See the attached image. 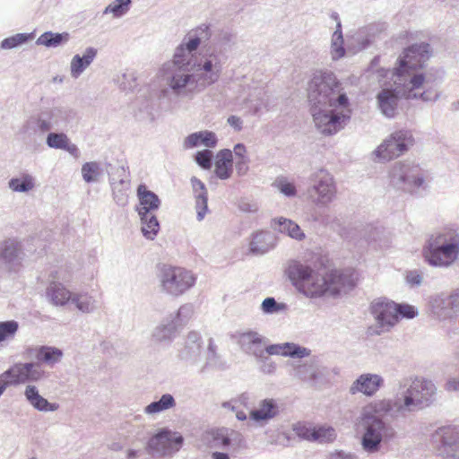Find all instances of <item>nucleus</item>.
<instances>
[{
	"instance_id": "obj_1",
	"label": "nucleus",
	"mask_w": 459,
	"mask_h": 459,
	"mask_svg": "<svg viewBox=\"0 0 459 459\" xmlns=\"http://www.w3.org/2000/svg\"><path fill=\"white\" fill-rule=\"evenodd\" d=\"M310 113L316 128L324 134L332 135L342 129L349 121L350 100L336 75L331 71H316L307 86Z\"/></svg>"
},
{
	"instance_id": "obj_2",
	"label": "nucleus",
	"mask_w": 459,
	"mask_h": 459,
	"mask_svg": "<svg viewBox=\"0 0 459 459\" xmlns=\"http://www.w3.org/2000/svg\"><path fill=\"white\" fill-rule=\"evenodd\" d=\"M401 396L395 399H383L373 403L372 409L377 414L396 419L429 406L435 400L436 386L430 380L418 377H408L399 382Z\"/></svg>"
},
{
	"instance_id": "obj_3",
	"label": "nucleus",
	"mask_w": 459,
	"mask_h": 459,
	"mask_svg": "<svg viewBox=\"0 0 459 459\" xmlns=\"http://www.w3.org/2000/svg\"><path fill=\"white\" fill-rule=\"evenodd\" d=\"M424 260L433 267H449L459 257V233L445 228L429 236L422 249Z\"/></svg>"
},
{
	"instance_id": "obj_4",
	"label": "nucleus",
	"mask_w": 459,
	"mask_h": 459,
	"mask_svg": "<svg viewBox=\"0 0 459 459\" xmlns=\"http://www.w3.org/2000/svg\"><path fill=\"white\" fill-rule=\"evenodd\" d=\"M388 178L393 188L411 195L420 196L429 188L427 171L413 161L394 162Z\"/></svg>"
},
{
	"instance_id": "obj_5",
	"label": "nucleus",
	"mask_w": 459,
	"mask_h": 459,
	"mask_svg": "<svg viewBox=\"0 0 459 459\" xmlns=\"http://www.w3.org/2000/svg\"><path fill=\"white\" fill-rule=\"evenodd\" d=\"M72 110L63 107L45 108L30 114L23 122L21 132L31 138L43 135L52 129L65 127L72 118Z\"/></svg>"
},
{
	"instance_id": "obj_6",
	"label": "nucleus",
	"mask_w": 459,
	"mask_h": 459,
	"mask_svg": "<svg viewBox=\"0 0 459 459\" xmlns=\"http://www.w3.org/2000/svg\"><path fill=\"white\" fill-rule=\"evenodd\" d=\"M165 87L160 91L159 99L173 102L178 99H193L203 91L193 72L177 68L165 69L163 74Z\"/></svg>"
},
{
	"instance_id": "obj_7",
	"label": "nucleus",
	"mask_w": 459,
	"mask_h": 459,
	"mask_svg": "<svg viewBox=\"0 0 459 459\" xmlns=\"http://www.w3.org/2000/svg\"><path fill=\"white\" fill-rule=\"evenodd\" d=\"M364 433L361 446L368 454L380 451L382 444H386L395 437L396 431L392 425L376 415H367L363 420Z\"/></svg>"
},
{
	"instance_id": "obj_8",
	"label": "nucleus",
	"mask_w": 459,
	"mask_h": 459,
	"mask_svg": "<svg viewBox=\"0 0 459 459\" xmlns=\"http://www.w3.org/2000/svg\"><path fill=\"white\" fill-rule=\"evenodd\" d=\"M223 69V56L214 47L207 48L195 58L192 72L203 90L217 82Z\"/></svg>"
},
{
	"instance_id": "obj_9",
	"label": "nucleus",
	"mask_w": 459,
	"mask_h": 459,
	"mask_svg": "<svg viewBox=\"0 0 459 459\" xmlns=\"http://www.w3.org/2000/svg\"><path fill=\"white\" fill-rule=\"evenodd\" d=\"M288 278L298 290L307 298H317L323 296L321 282L322 275L314 272L309 266L299 261H291L286 270Z\"/></svg>"
},
{
	"instance_id": "obj_10",
	"label": "nucleus",
	"mask_w": 459,
	"mask_h": 459,
	"mask_svg": "<svg viewBox=\"0 0 459 459\" xmlns=\"http://www.w3.org/2000/svg\"><path fill=\"white\" fill-rule=\"evenodd\" d=\"M184 437L178 431L167 427L159 429L147 444L146 452L153 459L171 457L184 445Z\"/></svg>"
},
{
	"instance_id": "obj_11",
	"label": "nucleus",
	"mask_w": 459,
	"mask_h": 459,
	"mask_svg": "<svg viewBox=\"0 0 459 459\" xmlns=\"http://www.w3.org/2000/svg\"><path fill=\"white\" fill-rule=\"evenodd\" d=\"M161 290L178 297L189 290L195 282L194 274L184 268L163 265L160 273Z\"/></svg>"
},
{
	"instance_id": "obj_12",
	"label": "nucleus",
	"mask_w": 459,
	"mask_h": 459,
	"mask_svg": "<svg viewBox=\"0 0 459 459\" xmlns=\"http://www.w3.org/2000/svg\"><path fill=\"white\" fill-rule=\"evenodd\" d=\"M396 303L386 298L375 299L370 304V313L376 325L368 327V332L371 335H380L389 332L396 324Z\"/></svg>"
},
{
	"instance_id": "obj_13",
	"label": "nucleus",
	"mask_w": 459,
	"mask_h": 459,
	"mask_svg": "<svg viewBox=\"0 0 459 459\" xmlns=\"http://www.w3.org/2000/svg\"><path fill=\"white\" fill-rule=\"evenodd\" d=\"M430 45L426 42L415 43L404 49L403 56L399 58V66L395 68V74L403 76L408 74L409 78L417 69L422 68L431 56Z\"/></svg>"
},
{
	"instance_id": "obj_14",
	"label": "nucleus",
	"mask_w": 459,
	"mask_h": 459,
	"mask_svg": "<svg viewBox=\"0 0 459 459\" xmlns=\"http://www.w3.org/2000/svg\"><path fill=\"white\" fill-rule=\"evenodd\" d=\"M336 185L333 176L325 169L313 174L312 185L307 189V195L313 204L325 206L336 196Z\"/></svg>"
},
{
	"instance_id": "obj_15",
	"label": "nucleus",
	"mask_w": 459,
	"mask_h": 459,
	"mask_svg": "<svg viewBox=\"0 0 459 459\" xmlns=\"http://www.w3.org/2000/svg\"><path fill=\"white\" fill-rule=\"evenodd\" d=\"M414 143V137L411 130L400 129L389 136L376 151L377 155L383 160H389L406 152Z\"/></svg>"
},
{
	"instance_id": "obj_16",
	"label": "nucleus",
	"mask_w": 459,
	"mask_h": 459,
	"mask_svg": "<svg viewBox=\"0 0 459 459\" xmlns=\"http://www.w3.org/2000/svg\"><path fill=\"white\" fill-rule=\"evenodd\" d=\"M431 441L442 457L459 459V430L456 427L438 428L432 434Z\"/></svg>"
},
{
	"instance_id": "obj_17",
	"label": "nucleus",
	"mask_w": 459,
	"mask_h": 459,
	"mask_svg": "<svg viewBox=\"0 0 459 459\" xmlns=\"http://www.w3.org/2000/svg\"><path fill=\"white\" fill-rule=\"evenodd\" d=\"M46 377L39 362H18L1 374L2 379H9L13 385L39 382Z\"/></svg>"
},
{
	"instance_id": "obj_18",
	"label": "nucleus",
	"mask_w": 459,
	"mask_h": 459,
	"mask_svg": "<svg viewBox=\"0 0 459 459\" xmlns=\"http://www.w3.org/2000/svg\"><path fill=\"white\" fill-rule=\"evenodd\" d=\"M430 79L423 73H413L405 83L407 99L421 100L424 102H436L440 92L432 86H428Z\"/></svg>"
},
{
	"instance_id": "obj_19",
	"label": "nucleus",
	"mask_w": 459,
	"mask_h": 459,
	"mask_svg": "<svg viewBox=\"0 0 459 459\" xmlns=\"http://www.w3.org/2000/svg\"><path fill=\"white\" fill-rule=\"evenodd\" d=\"M319 281L321 282L324 281V285H322L323 295L329 293L332 296H335L342 291L351 290L355 286L353 273L350 270H333L325 276H322Z\"/></svg>"
},
{
	"instance_id": "obj_20",
	"label": "nucleus",
	"mask_w": 459,
	"mask_h": 459,
	"mask_svg": "<svg viewBox=\"0 0 459 459\" xmlns=\"http://www.w3.org/2000/svg\"><path fill=\"white\" fill-rule=\"evenodd\" d=\"M430 307L432 314L440 321L455 318L459 314V290L433 298Z\"/></svg>"
},
{
	"instance_id": "obj_21",
	"label": "nucleus",
	"mask_w": 459,
	"mask_h": 459,
	"mask_svg": "<svg viewBox=\"0 0 459 459\" xmlns=\"http://www.w3.org/2000/svg\"><path fill=\"white\" fill-rule=\"evenodd\" d=\"M326 368L315 359L294 367V376L313 386L326 382Z\"/></svg>"
},
{
	"instance_id": "obj_22",
	"label": "nucleus",
	"mask_w": 459,
	"mask_h": 459,
	"mask_svg": "<svg viewBox=\"0 0 459 459\" xmlns=\"http://www.w3.org/2000/svg\"><path fill=\"white\" fill-rule=\"evenodd\" d=\"M22 246L14 238L4 240L0 247V264L8 271H16L22 261Z\"/></svg>"
},
{
	"instance_id": "obj_23",
	"label": "nucleus",
	"mask_w": 459,
	"mask_h": 459,
	"mask_svg": "<svg viewBox=\"0 0 459 459\" xmlns=\"http://www.w3.org/2000/svg\"><path fill=\"white\" fill-rule=\"evenodd\" d=\"M384 385V378L377 374L366 373L360 375L351 385L350 393H361L366 396H373Z\"/></svg>"
},
{
	"instance_id": "obj_24",
	"label": "nucleus",
	"mask_w": 459,
	"mask_h": 459,
	"mask_svg": "<svg viewBox=\"0 0 459 459\" xmlns=\"http://www.w3.org/2000/svg\"><path fill=\"white\" fill-rule=\"evenodd\" d=\"M280 414V404L273 398H264L258 403V406L249 412L251 420L256 423H267Z\"/></svg>"
},
{
	"instance_id": "obj_25",
	"label": "nucleus",
	"mask_w": 459,
	"mask_h": 459,
	"mask_svg": "<svg viewBox=\"0 0 459 459\" xmlns=\"http://www.w3.org/2000/svg\"><path fill=\"white\" fill-rule=\"evenodd\" d=\"M203 348V340L199 333L189 332L184 348L179 351V358L191 365H196L199 361Z\"/></svg>"
},
{
	"instance_id": "obj_26",
	"label": "nucleus",
	"mask_w": 459,
	"mask_h": 459,
	"mask_svg": "<svg viewBox=\"0 0 459 459\" xmlns=\"http://www.w3.org/2000/svg\"><path fill=\"white\" fill-rule=\"evenodd\" d=\"M400 97L401 91L392 88L383 89L377 93V105L385 117L388 118L395 117Z\"/></svg>"
},
{
	"instance_id": "obj_27",
	"label": "nucleus",
	"mask_w": 459,
	"mask_h": 459,
	"mask_svg": "<svg viewBox=\"0 0 459 459\" xmlns=\"http://www.w3.org/2000/svg\"><path fill=\"white\" fill-rule=\"evenodd\" d=\"M178 328L177 323L168 316L153 329L152 338L155 342L169 344L176 338Z\"/></svg>"
},
{
	"instance_id": "obj_28",
	"label": "nucleus",
	"mask_w": 459,
	"mask_h": 459,
	"mask_svg": "<svg viewBox=\"0 0 459 459\" xmlns=\"http://www.w3.org/2000/svg\"><path fill=\"white\" fill-rule=\"evenodd\" d=\"M195 49H190L187 46L186 39H183L182 43L176 48L173 55L172 62L165 67V69H184L192 72V65L195 62L193 52Z\"/></svg>"
},
{
	"instance_id": "obj_29",
	"label": "nucleus",
	"mask_w": 459,
	"mask_h": 459,
	"mask_svg": "<svg viewBox=\"0 0 459 459\" xmlns=\"http://www.w3.org/2000/svg\"><path fill=\"white\" fill-rule=\"evenodd\" d=\"M265 353L269 355H282L285 357L302 359L308 357L311 351L293 342H284L266 346Z\"/></svg>"
},
{
	"instance_id": "obj_30",
	"label": "nucleus",
	"mask_w": 459,
	"mask_h": 459,
	"mask_svg": "<svg viewBox=\"0 0 459 459\" xmlns=\"http://www.w3.org/2000/svg\"><path fill=\"white\" fill-rule=\"evenodd\" d=\"M137 195L139 198V206L137 212L139 215L153 213L160 205L159 196L152 191L147 189L145 185H140L137 187Z\"/></svg>"
},
{
	"instance_id": "obj_31",
	"label": "nucleus",
	"mask_w": 459,
	"mask_h": 459,
	"mask_svg": "<svg viewBox=\"0 0 459 459\" xmlns=\"http://www.w3.org/2000/svg\"><path fill=\"white\" fill-rule=\"evenodd\" d=\"M190 181L195 198L196 219L201 221L204 220L208 211L207 188L205 185L195 177H192Z\"/></svg>"
},
{
	"instance_id": "obj_32",
	"label": "nucleus",
	"mask_w": 459,
	"mask_h": 459,
	"mask_svg": "<svg viewBox=\"0 0 459 459\" xmlns=\"http://www.w3.org/2000/svg\"><path fill=\"white\" fill-rule=\"evenodd\" d=\"M24 396L27 402L39 411H55L59 408L58 403H49L40 395L38 388L32 385L25 387Z\"/></svg>"
},
{
	"instance_id": "obj_33",
	"label": "nucleus",
	"mask_w": 459,
	"mask_h": 459,
	"mask_svg": "<svg viewBox=\"0 0 459 459\" xmlns=\"http://www.w3.org/2000/svg\"><path fill=\"white\" fill-rule=\"evenodd\" d=\"M276 245L275 237L269 231H259L253 234L249 243V250L254 255H264Z\"/></svg>"
},
{
	"instance_id": "obj_34",
	"label": "nucleus",
	"mask_w": 459,
	"mask_h": 459,
	"mask_svg": "<svg viewBox=\"0 0 459 459\" xmlns=\"http://www.w3.org/2000/svg\"><path fill=\"white\" fill-rule=\"evenodd\" d=\"M97 52L95 48L89 47L85 49L82 56L78 54L74 55L70 64L71 76L74 79L78 78L93 62Z\"/></svg>"
},
{
	"instance_id": "obj_35",
	"label": "nucleus",
	"mask_w": 459,
	"mask_h": 459,
	"mask_svg": "<svg viewBox=\"0 0 459 459\" xmlns=\"http://www.w3.org/2000/svg\"><path fill=\"white\" fill-rule=\"evenodd\" d=\"M217 161L215 162V175L220 179H228L232 174L233 154L229 149H223L217 154Z\"/></svg>"
},
{
	"instance_id": "obj_36",
	"label": "nucleus",
	"mask_w": 459,
	"mask_h": 459,
	"mask_svg": "<svg viewBox=\"0 0 459 459\" xmlns=\"http://www.w3.org/2000/svg\"><path fill=\"white\" fill-rule=\"evenodd\" d=\"M218 142L217 136L211 131H200L189 134L184 142L185 148H194L200 143L208 148H213Z\"/></svg>"
},
{
	"instance_id": "obj_37",
	"label": "nucleus",
	"mask_w": 459,
	"mask_h": 459,
	"mask_svg": "<svg viewBox=\"0 0 459 459\" xmlns=\"http://www.w3.org/2000/svg\"><path fill=\"white\" fill-rule=\"evenodd\" d=\"M273 228L281 233H285L291 238L296 240H302L305 238V234L300 227L290 219L279 217L273 219Z\"/></svg>"
},
{
	"instance_id": "obj_38",
	"label": "nucleus",
	"mask_w": 459,
	"mask_h": 459,
	"mask_svg": "<svg viewBox=\"0 0 459 459\" xmlns=\"http://www.w3.org/2000/svg\"><path fill=\"white\" fill-rule=\"evenodd\" d=\"M73 293L59 282H51L47 288V298L55 306H64L71 300Z\"/></svg>"
},
{
	"instance_id": "obj_39",
	"label": "nucleus",
	"mask_w": 459,
	"mask_h": 459,
	"mask_svg": "<svg viewBox=\"0 0 459 459\" xmlns=\"http://www.w3.org/2000/svg\"><path fill=\"white\" fill-rule=\"evenodd\" d=\"M218 368L224 369L226 368V364L223 361L221 356L218 352V347L214 343L212 338H209L207 351L205 354V362L204 366L201 368L200 372H204L207 368Z\"/></svg>"
},
{
	"instance_id": "obj_40",
	"label": "nucleus",
	"mask_w": 459,
	"mask_h": 459,
	"mask_svg": "<svg viewBox=\"0 0 459 459\" xmlns=\"http://www.w3.org/2000/svg\"><path fill=\"white\" fill-rule=\"evenodd\" d=\"M211 37L212 31L210 25L203 23L188 32L185 39H186L187 46L190 49L197 50L201 43L209 40Z\"/></svg>"
},
{
	"instance_id": "obj_41",
	"label": "nucleus",
	"mask_w": 459,
	"mask_h": 459,
	"mask_svg": "<svg viewBox=\"0 0 459 459\" xmlns=\"http://www.w3.org/2000/svg\"><path fill=\"white\" fill-rule=\"evenodd\" d=\"M381 30L378 24H369L360 28L352 36V39L359 45V49H364L373 42L377 34L379 33Z\"/></svg>"
},
{
	"instance_id": "obj_42",
	"label": "nucleus",
	"mask_w": 459,
	"mask_h": 459,
	"mask_svg": "<svg viewBox=\"0 0 459 459\" xmlns=\"http://www.w3.org/2000/svg\"><path fill=\"white\" fill-rule=\"evenodd\" d=\"M64 356L63 351L53 346H40L36 352L37 362L44 363L50 367L58 363Z\"/></svg>"
},
{
	"instance_id": "obj_43",
	"label": "nucleus",
	"mask_w": 459,
	"mask_h": 459,
	"mask_svg": "<svg viewBox=\"0 0 459 459\" xmlns=\"http://www.w3.org/2000/svg\"><path fill=\"white\" fill-rule=\"evenodd\" d=\"M70 38V34L66 31L59 33L49 30L42 33L37 39L36 44L47 48H57L65 45Z\"/></svg>"
},
{
	"instance_id": "obj_44",
	"label": "nucleus",
	"mask_w": 459,
	"mask_h": 459,
	"mask_svg": "<svg viewBox=\"0 0 459 459\" xmlns=\"http://www.w3.org/2000/svg\"><path fill=\"white\" fill-rule=\"evenodd\" d=\"M176 406V400L170 394H164L158 401L152 402L144 409L143 412L147 415H154Z\"/></svg>"
},
{
	"instance_id": "obj_45",
	"label": "nucleus",
	"mask_w": 459,
	"mask_h": 459,
	"mask_svg": "<svg viewBox=\"0 0 459 459\" xmlns=\"http://www.w3.org/2000/svg\"><path fill=\"white\" fill-rule=\"evenodd\" d=\"M246 102L254 115H257L264 108H267L268 106L265 92L261 88L255 89V91L246 99Z\"/></svg>"
},
{
	"instance_id": "obj_46",
	"label": "nucleus",
	"mask_w": 459,
	"mask_h": 459,
	"mask_svg": "<svg viewBox=\"0 0 459 459\" xmlns=\"http://www.w3.org/2000/svg\"><path fill=\"white\" fill-rule=\"evenodd\" d=\"M142 222V233L148 239H154L160 230V223L153 213L139 215Z\"/></svg>"
},
{
	"instance_id": "obj_47",
	"label": "nucleus",
	"mask_w": 459,
	"mask_h": 459,
	"mask_svg": "<svg viewBox=\"0 0 459 459\" xmlns=\"http://www.w3.org/2000/svg\"><path fill=\"white\" fill-rule=\"evenodd\" d=\"M19 327L15 320L0 321V349L14 339Z\"/></svg>"
},
{
	"instance_id": "obj_48",
	"label": "nucleus",
	"mask_w": 459,
	"mask_h": 459,
	"mask_svg": "<svg viewBox=\"0 0 459 459\" xmlns=\"http://www.w3.org/2000/svg\"><path fill=\"white\" fill-rule=\"evenodd\" d=\"M70 302L82 313H91L97 308L96 300L87 293H74Z\"/></svg>"
},
{
	"instance_id": "obj_49",
	"label": "nucleus",
	"mask_w": 459,
	"mask_h": 459,
	"mask_svg": "<svg viewBox=\"0 0 459 459\" xmlns=\"http://www.w3.org/2000/svg\"><path fill=\"white\" fill-rule=\"evenodd\" d=\"M82 177L86 183L98 182L103 175V169L97 161H88L82 166Z\"/></svg>"
},
{
	"instance_id": "obj_50",
	"label": "nucleus",
	"mask_w": 459,
	"mask_h": 459,
	"mask_svg": "<svg viewBox=\"0 0 459 459\" xmlns=\"http://www.w3.org/2000/svg\"><path fill=\"white\" fill-rule=\"evenodd\" d=\"M331 54L333 60H337L345 55L341 22L336 24V30L332 37Z\"/></svg>"
},
{
	"instance_id": "obj_51",
	"label": "nucleus",
	"mask_w": 459,
	"mask_h": 459,
	"mask_svg": "<svg viewBox=\"0 0 459 459\" xmlns=\"http://www.w3.org/2000/svg\"><path fill=\"white\" fill-rule=\"evenodd\" d=\"M8 186L14 192L26 193L35 186L34 178L30 174H23L22 178H13Z\"/></svg>"
},
{
	"instance_id": "obj_52",
	"label": "nucleus",
	"mask_w": 459,
	"mask_h": 459,
	"mask_svg": "<svg viewBox=\"0 0 459 459\" xmlns=\"http://www.w3.org/2000/svg\"><path fill=\"white\" fill-rule=\"evenodd\" d=\"M132 4V0H114L104 10L103 13H111L114 18L126 14Z\"/></svg>"
},
{
	"instance_id": "obj_53",
	"label": "nucleus",
	"mask_w": 459,
	"mask_h": 459,
	"mask_svg": "<svg viewBox=\"0 0 459 459\" xmlns=\"http://www.w3.org/2000/svg\"><path fill=\"white\" fill-rule=\"evenodd\" d=\"M314 441L319 443H330L336 438L335 429L332 427H314Z\"/></svg>"
},
{
	"instance_id": "obj_54",
	"label": "nucleus",
	"mask_w": 459,
	"mask_h": 459,
	"mask_svg": "<svg viewBox=\"0 0 459 459\" xmlns=\"http://www.w3.org/2000/svg\"><path fill=\"white\" fill-rule=\"evenodd\" d=\"M32 33H18L3 39L1 42V48L3 49H12L28 42L29 40L32 39Z\"/></svg>"
},
{
	"instance_id": "obj_55",
	"label": "nucleus",
	"mask_w": 459,
	"mask_h": 459,
	"mask_svg": "<svg viewBox=\"0 0 459 459\" xmlns=\"http://www.w3.org/2000/svg\"><path fill=\"white\" fill-rule=\"evenodd\" d=\"M69 137L63 132H48L46 137V144L51 149L63 150Z\"/></svg>"
},
{
	"instance_id": "obj_56",
	"label": "nucleus",
	"mask_w": 459,
	"mask_h": 459,
	"mask_svg": "<svg viewBox=\"0 0 459 459\" xmlns=\"http://www.w3.org/2000/svg\"><path fill=\"white\" fill-rule=\"evenodd\" d=\"M260 342H266V338L255 331L245 332L239 336V343L244 351Z\"/></svg>"
},
{
	"instance_id": "obj_57",
	"label": "nucleus",
	"mask_w": 459,
	"mask_h": 459,
	"mask_svg": "<svg viewBox=\"0 0 459 459\" xmlns=\"http://www.w3.org/2000/svg\"><path fill=\"white\" fill-rule=\"evenodd\" d=\"M237 36L229 29H221L214 36L215 44L221 47L227 48L231 47L236 43Z\"/></svg>"
},
{
	"instance_id": "obj_58",
	"label": "nucleus",
	"mask_w": 459,
	"mask_h": 459,
	"mask_svg": "<svg viewBox=\"0 0 459 459\" xmlns=\"http://www.w3.org/2000/svg\"><path fill=\"white\" fill-rule=\"evenodd\" d=\"M286 308L285 303L277 302L273 297L265 298L261 304V310L265 315L276 314Z\"/></svg>"
},
{
	"instance_id": "obj_59",
	"label": "nucleus",
	"mask_w": 459,
	"mask_h": 459,
	"mask_svg": "<svg viewBox=\"0 0 459 459\" xmlns=\"http://www.w3.org/2000/svg\"><path fill=\"white\" fill-rule=\"evenodd\" d=\"M193 314V307L189 304L181 306L175 315H169V316L173 319L178 327L185 325Z\"/></svg>"
},
{
	"instance_id": "obj_60",
	"label": "nucleus",
	"mask_w": 459,
	"mask_h": 459,
	"mask_svg": "<svg viewBox=\"0 0 459 459\" xmlns=\"http://www.w3.org/2000/svg\"><path fill=\"white\" fill-rule=\"evenodd\" d=\"M395 316L397 323L400 318L412 319L418 316V310L415 307L406 303H396Z\"/></svg>"
},
{
	"instance_id": "obj_61",
	"label": "nucleus",
	"mask_w": 459,
	"mask_h": 459,
	"mask_svg": "<svg viewBox=\"0 0 459 459\" xmlns=\"http://www.w3.org/2000/svg\"><path fill=\"white\" fill-rule=\"evenodd\" d=\"M212 152L205 149L199 151L195 154L196 163L204 169H210L212 165Z\"/></svg>"
},
{
	"instance_id": "obj_62",
	"label": "nucleus",
	"mask_w": 459,
	"mask_h": 459,
	"mask_svg": "<svg viewBox=\"0 0 459 459\" xmlns=\"http://www.w3.org/2000/svg\"><path fill=\"white\" fill-rule=\"evenodd\" d=\"M213 441L216 442L221 448L226 449L230 447L229 439V429L221 428L213 431Z\"/></svg>"
},
{
	"instance_id": "obj_63",
	"label": "nucleus",
	"mask_w": 459,
	"mask_h": 459,
	"mask_svg": "<svg viewBox=\"0 0 459 459\" xmlns=\"http://www.w3.org/2000/svg\"><path fill=\"white\" fill-rule=\"evenodd\" d=\"M292 429L299 437L308 441H314V428L299 422L293 425Z\"/></svg>"
},
{
	"instance_id": "obj_64",
	"label": "nucleus",
	"mask_w": 459,
	"mask_h": 459,
	"mask_svg": "<svg viewBox=\"0 0 459 459\" xmlns=\"http://www.w3.org/2000/svg\"><path fill=\"white\" fill-rule=\"evenodd\" d=\"M229 439L230 446L234 448L246 447V439L238 430L229 429Z\"/></svg>"
}]
</instances>
